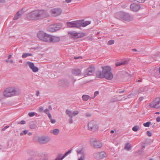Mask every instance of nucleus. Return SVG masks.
<instances>
[{
	"label": "nucleus",
	"mask_w": 160,
	"mask_h": 160,
	"mask_svg": "<svg viewBox=\"0 0 160 160\" xmlns=\"http://www.w3.org/2000/svg\"><path fill=\"white\" fill-rule=\"evenodd\" d=\"M9 126H10L9 125H7V126H5L4 128H3L2 129V131H4L6 129L9 128Z\"/></svg>",
	"instance_id": "3c124183"
},
{
	"label": "nucleus",
	"mask_w": 160,
	"mask_h": 160,
	"mask_svg": "<svg viewBox=\"0 0 160 160\" xmlns=\"http://www.w3.org/2000/svg\"><path fill=\"white\" fill-rule=\"evenodd\" d=\"M66 114L69 117V118H71V117H72V112L69 110H68V109L66 110Z\"/></svg>",
	"instance_id": "c85d7f7f"
},
{
	"label": "nucleus",
	"mask_w": 160,
	"mask_h": 160,
	"mask_svg": "<svg viewBox=\"0 0 160 160\" xmlns=\"http://www.w3.org/2000/svg\"><path fill=\"white\" fill-rule=\"evenodd\" d=\"M98 94H99V92L98 91H95L94 93V97L93 98H94L95 96H96L98 95Z\"/></svg>",
	"instance_id": "6e6d98bb"
},
{
	"label": "nucleus",
	"mask_w": 160,
	"mask_h": 160,
	"mask_svg": "<svg viewBox=\"0 0 160 160\" xmlns=\"http://www.w3.org/2000/svg\"><path fill=\"white\" fill-rule=\"evenodd\" d=\"M76 80L73 78L72 80H71V82L73 86L75 82L76 81Z\"/></svg>",
	"instance_id": "49530a36"
},
{
	"label": "nucleus",
	"mask_w": 160,
	"mask_h": 160,
	"mask_svg": "<svg viewBox=\"0 0 160 160\" xmlns=\"http://www.w3.org/2000/svg\"><path fill=\"white\" fill-rule=\"evenodd\" d=\"M124 149L127 151H129L131 149V147L129 143H127L125 144Z\"/></svg>",
	"instance_id": "bb28decb"
},
{
	"label": "nucleus",
	"mask_w": 160,
	"mask_h": 160,
	"mask_svg": "<svg viewBox=\"0 0 160 160\" xmlns=\"http://www.w3.org/2000/svg\"><path fill=\"white\" fill-rule=\"evenodd\" d=\"M93 156L97 159H102L106 156V154L104 152H96L93 153Z\"/></svg>",
	"instance_id": "9d476101"
},
{
	"label": "nucleus",
	"mask_w": 160,
	"mask_h": 160,
	"mask_svg": "<svg viewBox=\"0 0 160 160\" xmlns=\"http://www.w3.org/2000/svg\"><path fill=\"white\" fill-rule=\"evenodd\" d=\"M85 34L84 33H79L78 35V38H81L85 36Z\"/></svg>",
	"instance_id": "58836bf2"
},
{
	"label": "nucleus",
	"mask_w": 160,
	"mask_h": 160,
	"mask_svg": "<svg viewBox=\"0 0 160 160\" xmlns=\"http://www.w3.org/2000/svg\"><path fill=\"white\" fill-rule=\"evenodd\" d=\"M134 96H133V94H131L129 95H128L127 96V98L123 97V98L124 100H125L127 98H132L134 97Z\"/></svg>",
	"instance_id": "72a5a7b5"
},
{
	"label": "nucleus",
	"mask_w": 160,
	"mask_h": 160,
	"mask_svg": "<svg viewBox=\"0 0 160 160\" xmlns=\"http://www.w3.org/2000/svg\"><path fill=\"white\" fill-rule=\"evenodd\" d=\"M51 133H53L55 135H58L59 132V130L58 129H55L53 130H51L50 131Z\"/></svg>",
	"instance_id": "a878e982"
},
{
	"label": "nucleus",
	"mask_w": 160,
	"mask_h": 160,
	"mask_svg": "<svg viewBox=\"0 0 160 160\" xmlns=\"http://www.w3.org/2000/svg\"><path fill=\"white\" fill-rule=\"evenodd\" d=\"M125 92V90H123L122 91H120L119 92V93H123V92Z\"/></svg>",
	"instance_id": "69168bd1"
},
{
	"label": "nucleus",
	"mask_w": 160,
	"mask_h": 160,
	"mask_svg": "<svg viewBox=\"0 0 160 160\" xmlns=\"http://www.w3.org/2000/svg\"><path fill=\"white\" fill-rule=\"evenodd\" d=\"M27 160H34L33 155H32V157H30L27 159Z\"/></svg>",
	"instance_id": "603ef678"
},
{
	"label": "nucleus",
	"mask_w": 160,
	"mask_h": 160,
	"mask_svg": "<svg viewBox=\"0 0 160 160\" xmlns=\"http://www.w3.org/2000/svg\"><path fill=\"white\" fill-rule=\"evenodd\" d=\"M69 33L71 35L72 38H78V33L75 32H69Z\"/></svg>",
	"instance_id": "393cba45"
},
{
	"label": "nucleus",
	"mask_w": 160,
	"mask_h": 160,
	"mask_svg": "<svg viewBox=\"0 0 160 160\" xmlns=\"http://www.w3.org/2000/svg\"><path fill=\"white\" fill-rule=\"evenodd\" d=\"M72 72L73 74L75 76H79L81 75V71L79 69H73L72 70Z\"/></svg>",
	"instance_id": "412c9836"
},
{
	"label": "nucleus",
	"mask_w": 160,
	"mask_h": 160,
	"mask_svg": "<svg viewBox=\"0 0 160 160\" xmlns=\"http://www.w3.org/2000/svg\"><path fill=\"white\" fill-rule=\"evenodd\" d=\"M114 43V40H111L108 41V45H111L113 44Z\"/></svg>",
	"instance_id": "e433bc0d"
},
{
	"label": "nucleus",
	"mask_w": 160,
	"mask_h": 160,
	"mask_svg": "<svg viewBox=\"0 0 160 160\" xmlns=\"http://www.w3.org/2000/svg\"><path fill=\"white\" fill-rule=\"evenodd\" d=\"M77 152L78 154L84 155V151L82 149L77 150Z\"/></svg>",
	"instance_id": "2f4dec72"
},
{
	"label": "nucleus",
	"mask_w": 160,
	"mask_h": 160,
	"mask_svg": "<svg viewBox=\"0 0 160 160\" xmlns=\"http://www.w3.org/2000/svg\"><path fill=\"white\" fill-rule=\"evenodd\" d=\"M127 64V61L126 60H124L121 62H118L116 63V65L117 66L124 65Z\"/></svg>",
	"instance_id": "b1692460"
},
{
	"label": "nucleus",
	"mask_w": 160,
	"mask_h": 160,
	"mask_svg": "<svg viewBox=\"0 0 160 160\" xmlns=\"http://www.w3.org/2000/svg\"><path fill=\"white\" fill-rule=\"evenodd\" d=\"M84 20H79L80 23L81 24V27H85L87 25L89 24L91 22L89 21H85L84 22H83Z\"/></svg>",
	"instance_id": "5701e85b"
},
{
	"label": "nucleus",
	"mask_w": 160,
	"mask_h": 160,
	"mask_svg": "<svg viewBox=\"0 0 160 160\" xmlns=\"http://www.w3.org/2000/svg\"><path fill=\"white\" fill-rule=\"evenodd\" d=\"M88 130L92 131H94L98 128V126L96 122L92 121L88 124Z\"/></svg>",
	"instance_id": "9b49d317"
},
{
	"label": "nucleus",
	"mask_w": 160,
	"mask_h": 160,
	"mask_svg": "<svg viewBox=\"0 0 160 160\" xmlns=\"http://www.w3.org/2000/svg\"><path fill=\"white\" fill-rule=\"evenodd\" d=\"M102 72L98 71L96 73L97 77L102 78H105L107 79L111 80L113 78V75L111 72V68L108 66L102 67Z\"/></svg>",
	"instance_id": "f257e3e1"
},
{
	"label": "nucleus",
	"mask_w": 160,
	"mask_h": 160,
	"mask_svg": "<svg viewBox=\"0 0 160 160\" xmlns=\"http://www.w3.org/2000/svg\"><path fill=\"white\" fill-rule=\"evenodd\" d=\"M26 123L25 121L24 120H22L21 122H19L18 123V124H24Z\"/></svg>",
	"instance_id": "c03bdc74"
},
{
	"label": "nucleus",
	"mask_w": 160,
	"mask_h": 160,
	"mask_svg": "<svg viewBox=\"0 0 160 160\" xmlns=\"http://www.w3.org/2000/svg\"><path fill=\"white\" fill-rule=\"evenodd\" d=\"M140 8V5L133 3L131 4L130 6V9L133 11L137 12L138 11Z\"/></svg>",
	"instance_id": "a211bd4d"
},
{
	"label": "nucleus",
	"mask_w": 160,
	"mask_h": 160,
	"mask_svg": "<svg viewBox=\"0 0 160 160\" xmlns=\"http://www.w3.org/2000/svg\"><path fill=\"white\" fill-rule=\"evenodd\" d=\"M37 127L36 124L32 122L30 123V128L31 129H35Z\"/></svg>",
	"instance_id": "cd10ccee"
},
{
	"label": "nucleus",
	"mask_w": 160,
	"mask_h": 160,
	"mask_svg": "<svg viewBox=\"0 0 160 160\" xmlns=\"http://www.w3.org/2000/svg\"><path fill=\"white\" fill-rule=\"evenodd\" d=\"M23 13L22 10L18 11L15 15L14 17L13 18L14 20H16L20 18Z\"/></svg>",
	"instance_id": "aec40b11"
},
{
	"label": "nucleus",
	"mask_w": 160,
	"mask_h": 160,
	"mask_svg": "<svg viewBox=\"0 0 160 160\" xmlns=\"http://www.w3.org/2000/svg\"><path fill=\"white\" fill-rule=\"evenodd\" d=\"M48 108H49V109L50 110H52V107H51V105H49V106Z\"/></svg>",
	"instance_id": "338daca9"
},
{
	"label": "nucleus",
	"mask_w": 160,
	"mask_h": 160,
	"mask_svg": "<svg viewBox=\"0 0 160 160\" xmlns=\"http://www.w3.org/2000/svg\"><path fill=\"white\" fill-rule=\"evenodd\" d=\"M5 61L7 62V63H8V62H10V63H13V61H12V60H8V59H6L5 60Z\"/></svg>",
	"instance_id": "8fccbe9b"
},
{
	"label": "nucleus",
	"mask_w": 160,
	"mask_h": 160,
	"mask_svg": "<svg viewBox=\"0 0 160 160\" xmlns=\"http://www.w3.org/2000/svg\"><path fill=\"white\" fill-rule=\"evenodd\" d=\"M72 150V149L71 148L68 151L66 152L63 156H62V155L61 153L58 154L55 160H62L68 155L70 153Z\"/></svg>",
	"instance_id": "4468645a"
},
{
	"label": "nucleus",
	"mask_w": 160,
	"mask_h": 160,
	"mask_svg": "<svg viewBox=\"0 0 160 160\" xmlns=\"http://www.w3.org/2000/svg\"><path fill=\"white\" fill-rule=\"evenodd\" d=\"M84 158L85 155H82L81 156L80 158L78 159V160H84Z\"/></svg>",
	"instance_id": "a18cd8bd"
},
{
	"label": "nucleus",
	"mask_w": 160,
	"mask_h": 160,
	"mask_svg": "<svg viewBox=\"0 0 160 160\" xmlns=\"http://www.w3.org/2000/svg\"><path fill=\"white\" fill-rule=\"evenodd\" d=\"M139 128V126H135L132 128V130L134 132H136L138 130Z\"/></svg>",
	"instance_id": "473e14b6"
},
{
	"label": "nucleus",
	"mask_w": 160,
	"mask_h": 160,
	"mask_svg": "<svg viewBox=\"0 0 160 160\" xmlns=\"http://www.w3.org/2000/svg\"><path fill=\"white\" fill-rule=\"evenodd\" d=\"M20 92L19 90H16L14 87H11L7 88L3 92V96L7 98L18 95Z\"/></svg>",
	"instance_id": "f03ea898"
},
{
	"label": "nucleus",
	"mask_w": 160,
	"mask_h": 160,
	"mask_svg": "<svg viewBox=\"0 0 160 160\" xmlns=\"http://www.w3.org/2000/svg\"><path fill=\"white\" fill-rule=\"evenodd\" d=\"M28 115L30 117H33L35 115V113L34 112H30L28 113Z\"/></svg>",
	"instance_id": "37998d69"
},
{
	"label": "nucleus",
	"mask_w": 160,
	"mask_h": 160,
	"mask_svg": "<svg viewBox=\"0 0 160 160\" xmlns=\"http://www.w3.org/2000/svg\"><path fill=\"white\" fill-rule=\"evenodd\" d=\"M51 15L53 17H57L60 15L62 12V10L59 8H53L50 10Z\"/></svg>",
	"instance_id": "ddd939ff"
},
{
	"label": "nucleus",
	"mask_w": 160,
	"mask_h": 160,
	"mask_svg": "<svg viewBox=\"0 0 160 160\" xmlns=\"http://www.w3.org/2000/svg\"><path fill=\"white\" fill-rule=\"evenodd\" d=\"M118 19L128 22L132 20L133 18L128 13L125 12H120L117 15Z\"/></svg>",
	"instance_id": "7ed1b4c3"
},
{
	"label": "nucleus",
	"mask_w": 160,
	"mask_h": 160,
	"mask_svg": "<svg viewBox=\"0 0 160 160\" xmlns=\"http://www.w3.org/2000/svg\"><path fill=\"white\" fill-rule=\"evenodd\" d=\"M150 106L155 108H160V98H156L153 103L150 104Z\"/></svg>",
	"instance_id": "f8f14e48"
},
{
	"label": "nucleus",
	"mask_w": 160,
	"mask_h": 160,
	"mask_svg": "<svg viewBox=\"0 0 160 160\" xmlns=\"http://www.w3.org/2000/svg\"><path fill=\"white\" fill-rule=\"evenodd\" d=\"M143 99V97H140L139 98V99L140 101H142Z\"/></svg>",
	"instance_id": "680f3d73"
},
{
	"label": "nucleus",
	"mask_w": 160,
	"mask_h": 160,
	"mask_svg": "<svg viewBox=\"0 0 160 160\" xmlns=\"http://www.w3.org/2000/svg\"><path fill=\"white\" fill-rule=\"evenodd\" d=\"M147 134L148 135V136H149V137H150L152 135L151 132L150 131H148L147 132Z\"/></svg>",
	"instance_id": "864d4df0"
},
{
	"label": "nucleus",
	"mask_w": 160,
	"mask_h": 160,
	"mask_svg": "<svg viewBox=\"0 0 160 160\" xmlns=\"http://www.w3.org/2000/svg\"><path fill=\"white\" fill-rule=\"evenodd\" d=\"M90 142L91 145L95 148H100L102 146V143L99 141H90Z\"/></svg>",
	"instance_id": "2eb2a0df"
},
{
	"label": "nucleus",
	"mask_w": 160,
	"mask_h": 160,
	"mask_svg": "<svg viewBox=\"0 0 160 160\" xmlns=\"http://www.w3.org/2000/svg\"><path fill=\"white\" fill-rule=\"evenodd\" d=\"M133 1H136L138 3H143L145 1V0H133Z\"/></svg>",
	"instance_id": "a19ab883"
},
{
	"label": "nucleus",
	"mask_w": 160,
	"mask_h": 160,
	"mask_svg": "<svg viewBox=\"0 0 160 160\" xmlns=\"http://www.w3.org/2000/svg\"><path fill=\"white\" fill-rule=\"evenodd\" d=\"M132 50L133 52H136L137 51V50L136 49H134H134H132Z\"/></svg>",
	"instance_id": "0e129e2a"
},
{
	"label": "nucleus",
	"mask_w": 160,
	"mask_h": 160,
	"mask_svg": "<svg viewBox=\"0 0 160 160\" xmlns=\"http://www.w3.org/2000/svg\"><path fill=\"white\" fill-rule=\"evenodd\" d=\"M61 27L60 24H54L49 25L47 28V30L49 31L53 32L59 30Z\"/></svg>",
	"instance_id": "423d86ee"
},
{
	"label": "nucleus",
	"mask_w": 160,
	"mask_h": 160,
	"mask_svg": "<svg viewBox=\"0 0 160 160\" xmlns=\"http://www.w3.org/2000/svg\"><path fill=\"white\" fill-rule=\"evenodd\" d=\"M145 88H140L138 91V93H141L144 92Z\"/></svg>",
	"instance_id": "f704fd0d"
},
{
	"label": "nucleus",
	"mask_w": 160,
	"mask_h": 160,
	"mask_svg": "<svg viewBox=\"0 0 160 160\" xmlns=\"http://www.w3.org/2000/svg\"><path fill=\"white\" fill-rule=\"evenodd\" d=\"M59 84L60 85L64 87H67L69 86V81L66 79H62L59 82Z\"/></svg>",
	"instance_id": "dca6fc26"
},
{
	"label": "nucleus",
	"mask_w": 160,
	"mask_h": 160,
	"mask_svg": "<svg viewBox=\"0 0 160 160\" xmlns=\"http://www.w3.org/2000/svg\"><path fill=\"white\" fill-rule=\"evenodd\" d=\"M50 121H51V122L52 123H55V122H56V120L55 119H53L52 118L51 119H50Z\"/></svg>",
	"instance_id": "5fc2aeb1"
},
{
	"label": "nucleus",
	"mask_w": 160,
	"mask_h": 160,
	"mask_svg": "<svg viewBox=\"0 0 160 160\" xmlns=\"http://www.w3.org/2000/svg\"><path fill=\"white\" fill-rule=\"evenodd\" d=\"M94 71V68L93 67L89 66L84 71L83 75L84 77L92 75L93 74Z\"/></svg>",
	"instance_id": "0eeeda50"
},
{
	"label": "nucleus",
	"mask_w": 160,
	"mask_h": 160,
	"mask_svg": "<svg viewBox=\"0 0 160 160\" xmlns=\"http://www.w3.org/2000/svg\"><path fill=\"white\" fill-rule=\"evenodd\" d=\"M85 116L86 117H89L91 116V115L89 113H86L85 114Z\"/></svg>",
	"instance_id": "4d7b16f0"
},
{
	"label": "nucleus",
	"mask_w": 160,
	"mask_h": 160,
	"mask_svg": "<svg viewBox=\"0 0 160 160\" xmlns=\"http://www.w3.org/2000/svg\"><path fill=\"white\" fill-rule=\"evenodd\" d=\"M51 36L42 31H40L37 34V36L39 39L48 42H50Z\"/></svg>",
	"instance_id": "20e7f679"
},
{
	"label": "nucleus",
	"mask_w": 160,
	"mask_h": 160,
	"mask_svg": "<svg viewBox=\"0 0 160 160\" xmlns=\"http://www.w3.org/2000/svg\"><path fill=\"white\" fill-rule=\"evenodd\" d=\"M89 98L90 97L88 95H84L82 96V99L85 101H87Z\"/></svg>",
	"instance_id": "c756f323"
},
{
	"label": "nucleus",
	"mask_w": 160,
	"mask_h": 160,
	"mask_svg": "<svg viewBox=\"0 0 160 160\" xmlns=\"http://www.w3.org/2000/svg\"><path fill=\"white\" fill-rule=\"evenodd\" d=\"M47 115H48V118L50 119H51L52 118V116H51V115L50 113H48V114H47Z\"/></svg>",
	"instance_id": "13d9d810"
},
{
	"label": "nucleus",
	"mask_w": 160,
	"mask_h": 160,
	"mask_svg": "<svg viewBox=\"0 0 160 160\" xmlns=\"http://www.w3.org/2000/svg\"><path fill=\"white\" fill-rule=\"evenodd\" d=\"M26 63L28 65L29 68L32 70L33 72H36L38 71V68L35 66L33 62L28 61Z\"/></svg>",
	"instance_id": "f3484780"
},
{
	"label": "nucleus",
	"mask_w": 160,
	"mask_h": 160,
	"mask_svg": "<svg viewBox=\"0 0 160 160\" xmlns=\"http://www.w3.org/2000/svg\"><path fill=\"white\" fill-rule=\"evenodd\" d=\"M79 58H82V57H74V58L75 59H78Z\"/></svg>",
	"instance_id": "052dcab7"
},
{
	"label": "nucleus",
	"mask_w": 160,
	"mask_h": 160,
	"mask_svg": "<svg viewBox=\"0 0 160 160\" xmlns=\"http://www.w3.org/2000/svg\"><path fill=\"white\" fill-rule=\"evenodd\" d=\"M39 91H37V93L36 94V95L37 96H38L39 95Z\"/></svg>",
	"instance_id": "e2e57ef3"
},
{
	"label": "nucleus",
	"mask_w": 160,
	"mask_h": 160,
	"mask_svg": "<svg viewBox=\"0 0 160 160\" xmlns=\"http://www.w3.org/2000/svg\"><path fill=\"white\" fill-rule=\"evenodd\" d=\"M43 112L47 114H48L50 112H49V110L48 109H46L43 110Z\"/></svg>",
	"instance_id": "79ce46f5"
},
{
	"label": "nucleus",
	"mask_w": 160,
	"mask_h": 160,
	"mask_svg": "<svg viewBox=\"0 0 160 160\" xmlns=\"http://www.w3.org/2000/svg\"><path fill=\"white\" fill-rule=\"evenodd\" d=\"M80 22L79 20H78L71 22H68L67 24L69 27L79 28L81 27Z\"/></svg>",
	"instance_id": "6e6552de"
},
{
	"label": "nucleus",
	"mask_w": 160,
	"mask_h": 160,
	"mask_svg": "<svg viewBox=\"0 0 160 160\" xmlns=\"http://www.w3.org/2000/svg\"><path fill=\"white\" fill-rule=\"evenodd\" d=\"M50 139V138L48 136H42L38 138V141L40 143L45 144L49 142Z\"/></svg>",
	"instance_id": "1a4fd4ad"
},
{
	"label": "nucleus",
	"mask_w": 160,
	"mask_h": 160,
	"mask_svg": "<svg viewBox=\"0 0 160 160\" xmlns=\"http://www.w3.org/2000/svg\"><path fill=\"white\" fill-rule=\"evenodd\" d=\"M72 117H71V118H70L69 120V123L70 124H72L73 122V121L72 119Z\"/></svg>",
	"instance_id": "de8ad7c7"
},
{
	"label": "nucleus",
	"mask_w": 160,
	"mask_h": 160,
	"mask_svg": "<svg viewBox=\"0 0 160 160\" xmlns=\"http://www.w3.org/2000/svg\"><path fill=\"white\" fill-rule=\"evenodd\" d=\"M38 14V11H35L28 13L27 16L29 20L38 19H39Z\"/></svg>",
	"instance_id": "39448f33"
},
{
	"label": "nucleus",
	"mask_w": 160,
	"mask_h": 160,
	"mask_svg": "<svg viewBox=\"0 0 160 160\" xmlns=\"http://www.w3.org/2000/svg\"><path fill=\"white\" fill-rule=\"evenodd\" d=\"M156 121L157 122H160V117H158L156 119Z\"/></svg>",
	"instance_id": "bf43d9fd"
},
{
	"label": "nucleus",
	"mask_w": 160,
	"mask_h": 160,
	"mask_svg": "<svg viewBox=\"0 0 160 160\" xmlns=\"http://www.w3.org/2000/svg\"><path fill=\"white\" fill-rule=\"evenodd\" d=\"M27 134H28V135L29 136H31L32 135V133L30 132H29L28 133L27 132Z\"/></svg>",
	"instance_id": "774afa93"
},
{
	"label": "nucleus",
	"mask_w": 160,
	"mask_h": 160,
	"mask_svg": "<svg viewBox=\"0 0 160 160\" xmlns=\"http://www.w3.org/2000/svg\"><path fill=\"white\" fill-rule=\"evenodd\" d=\"M39 18H46L48 16V13L44 10L40 11L38 12Z\"/></svg>",
	"instance_id": "6ab92c4d"
},
{
	"label": "nucleus",
	"mask_w": 160,
	"mask_h": 160,
	"mask_svg": "<svg viewBox=\"0 0 160 160\" xmlns=\"http://www.w3.org/2000/svg\"><path fill=\"white\" fill-rule=\"evenodd\" d=\"M28 131L26 130H24L21 132L20 134L21 136H22L24 135H26Z\"/></svg>",
	"instance_id": "4c0bfd02"
},
{
	"label": "nucleus",
	"mask_w": 160,
	"mask_h": 160,
	"mask_svg": "<svg viewBox=\"0 0 160 160\" xmlns=\"http://www.w3.org/2000/svg\"><path fill=\"white\" fill-rule=\"evenodd\" d=\"M43 108L42 107H40L39 108V111L41 112L42 111H43Z\"/></svg>",
	"instance_id": "09e8293b"
},
{
	"label": "nucleus",
	"mask_w": 160,
	"mask_h": 160,
	"mask_svg": "<svg viewBox=\"0 0 160 160\" xmlns=\"http://www.w3.org/2000/svg\"><path fill=\"white\" fill-rule=\"evenodd\" d=\"M60 40V38L59 37L54 36H51L50 42H59Z\"/></svg>",
	"instance_id": "4be33fe9"
},
{
	"label": "nucleus",
	"mask_w": 160,
	"mask_h": 160,
	"mask_svg": "<svg viewBox=\"0 0 160 160\" xmlns=\"http://www.w3.org/2000/svg\"><path fill=\"white\" fill-rule=\"evenodd\" d=\"M151 124L150 122H147L146 123H144L143 124V126L145 127H149Z\"/></svg>",
	"instance_id": "c9c22d12"
},
{
	"label": "nucleus",
	"mask_w": 160,
	"mask_h": 160,
	"mask_svg": "<svg viewBox=\"0 0 160 160\" xmlns=\"http://www.w3.org/2000/svg\"><path fill=\"white\" fill-rule=\"evenodd\" d=\"M79 112L78 111H75L72 112V115L73 116H75V115L78 114Z\"/></svg>",
	"instance_id": "ea45409f"
},
{
	"label": "nucleus",
	"mask_w": 160,
	"mask_h": 160,
	"mask_svg": "<svg viewBox=\"0 0 160 160\" xmlns=\"http://www.w3.org/2000/svg\"><path fill=\"white\" fill-rule=\"evenodd\" d=\"M32 54L29 53H24L22 55V57L23 58H25L28 56H32Z\"/></svg>",
	"instance_id": "7c9ffc66"
}]
</instances>
